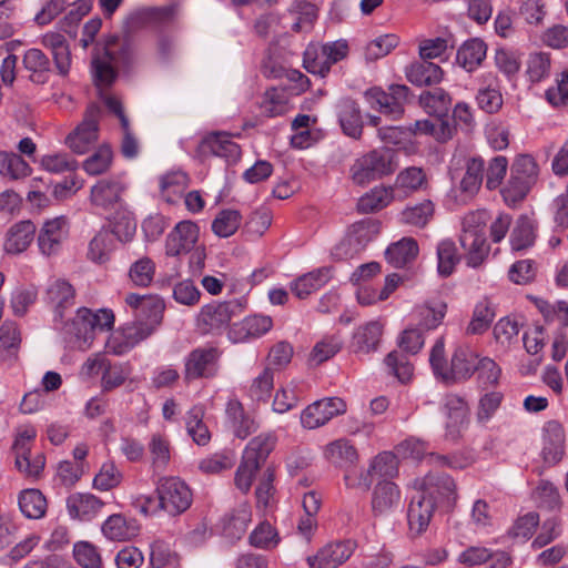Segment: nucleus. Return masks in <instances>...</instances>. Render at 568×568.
I'll return each instance as SVG.
<instances>
[{
	"label": "nucleus",
	"mask_w": 568,
	"mask_h": 568,
	"mask_svg": "<svg viewBox=\"0 0 568 568\" xmlns=\"http://www.w3.org/2000/svg\"><path fill=\"white\" fill-rule=\"evenodd\" d=\"M136 61V44L128 34H111L98 42L92 55V69L98 82L110 85L119 71H130Z\"/></svg>",
	"instance_id": "obj_1"
},
{
	"label": "nucleus",
	"mask_w": 568,
	"mask_h": 568,
	"mask_svg": "<svg viewBox=\"0 0 568 568\" xmlns=\"http://www.w3.org/2000/svg\"><path fill=\"white\" fill-rule=\"evenodd\" d=\"M158 504H154L152 497H145L141 505V511L144 514L155 513L159 509L166 511L171 516H178L184 513L192 503V493L184 481L176 477H163L159 480L156 487Z\"/></svg>",
	"instance_id": "obj_2"
},
{
	"label": "nucleus",
	"mask_w": 568,
	"mask_h": 568,
	"mask_svg": "<svg viewBox=\"0 0 568 568\" xmlns=\"http://www.w3.org/2000/svg\"><path fill=\"white\" fill-rule=\"evenodd\" d=\"M276 437L272 434L258 435L250 440L234 478L235 485L241 491L250 490L254 474L264 465L274 449Z\"/></svg>",
	"instance_id": "obj_3"
},
{
	"label": "nucleus",
	"mask_w": 568,
	"mask_h": 568,
	"mask_svg": "<svg viewBox=\"0 0 568 568\" xmlns=\"http://www.w3.org/2000/svg\"><path fill=\"white\" fill-rule=\"evenodd\" d=\"M395 171L393 151L373 150L358 158L351 166L352 180L357 185H365Z\"/></svg>",
	"instance_id": "obj_4"
},
{
	"label": "nucleus",
	"mask_w": 568,
	"mask_h": 568,
	"mask_svg": "<svg viewBox=\"0 0 568 568\" xmlns=\"http://www.w3.org/2000/svg\"><path fill=\"white\" fill-rule=\"evenodd\" d=\"M244 306L240 298L206 304L197 316V325L203 333L221 332L229 326L233 317L242 314Z\"/></svg>",
	"instance_id": "obj_5"
},
{
	"label": "nucleus",
	"mask_w": 568,
	"mask_h": 568,
	"mask_svg": "<svg viewBox=\"0 0 568 568\" xmlns=\"http://www.w3.org/2000/svg\"><path fill=\"white\" fill-rule=\"evenodd\" d=\"M348 50L346 40H337L323 44L321 52H318L316 47L310 45L304 52L303 65L307 72L324 78L329 72L333 64L347 57Z\"/></svg>",
	"instance_id": "obj_6"
},
{
	"label": "nucleus",
	"mask_w": 568,
	"mask_h": 568,
	"mask_svg": "<svg viewBox=\"0 0 568 568\" xmlns=\"http://www.w3.org/2000/svg\"><path fill=\"white\" fill-rule=\"evenodd\" d=\"M37 433L33 427H28L18 433L12 449L16 455V468L28 478H39L45 465L42 453L31 455V444Z\"/></svg>",
	"instance_id": "obj_7"
},
{
	"label": "nucleus",
	"mask_w": 568,
	"mask_h": 568,
	"mask_svg": "<svg viewBox=\"0 0 568 568\" xmlns=\"http://www.w3.org/2000/svg\"><path fill=\"white\" fill-rule=\"evenodd\" d=\"M415 486L418 493L435 499L436 506L446 505L447 508H452L456 503V484L447 474L430 470L424 478L417 479Z\"/></svg>",
	"instance_id": "obj_8"
},
{
	"label": "nucleus",
	"mask_w": 568,
	"mask_h": 568,
	"mask_svg": "<svg viewBox=\"0 0 568 568\" xmlns=\"http://www.w3.org/2000/svg\"><path fill=\"white\" fill-rule=\"evenodd\" d=\"M221 351L214 346L197 347L185 358L183 377L186 383L201 378H212L219 369Z\"/></svg>",
	"instance_id": "obj_9"
},
{
	"label": "nucleus",
	"mask_w": 568,
	"mask_h": 568,
	"mask_svg": "<svg viewBox=\"0 0 568 568\" xmlns=\"http://www.w3.org/2000/svg\"><path fill=\"white\" fill-rule=\"evenodd\" d=\"M93 312L87 307L79 308L75 316L63 324L61 331L67 344L72 348L87 349L94 339L92 324Z\"/></svg>",
	"instance_id": "obj_10"
},
{
	"label": "nucleus",
	"mask_w": 568,
	"mask_h": 568,
	"mask_svg": "<svg viewBox=\"0 0 568 568\" xmlns=\"http://www.w3.org/2000/svg\"><path fill=\"white\" fill-rule=\"evenodd\" d=\"M213 155L224 158L229 162H235L241 156V148L230 139L229 133L211 132L200 141L195 150V156L203 162Z\"/></svg>",
	"instance_id": "obj_11"
},
{
	"label": "nucleus",
	"mask_w": 568,
	"mask_h": 568,
	"mask_svg": "<svg viewBox=\"0 0 568 568\" xmlns=\"http://www.w3.org/2000/svg\"><path fill=\"white\" fill-rule=\"evenodd\" d=\"M409 91L407 85L392 84L388 93L378 88H372L365 92V95L373 108L378 106L382 113L396 120L404 113V104L408 101Z\"/></svg>",
	"instance_id": "obj_12"
},
{
	"label": "nucleus",
	"mask_w": 568,
	"mask_h": 568,
	"mask_svg": "<svg viewBox=\"0 0 568 568\" xmlns=\"http://www.w3.org/2000/svg\"><path fill=\"white\" fill-rule=\"evenodd\" d=\"M100 108L92 103L88 106L83 121L71 132L67 145L77 154L87 153L98 140V119Z\"/></svg>",
	"instance_id": "obj_13"
},
{
	"label": "nucleus",
	"mask_w": 568,
	"mask_h": 568,
	"mask_svg": "<svg viewBox=\"0 0 568 568\" xmlns=\"http://www.w3.org/2000/svg\"><path fill=\"white\" fill-rule=\"evenodd\" d=\"M346 412V404L342 398L331 397L308 405L301 415V423L305 428L315 429L328 423L334 416Z\"/></svg>",
	"instance_id": "obj_14"
},
{
	"label": "nucleus",
	"mask_w": 568,
	"mask_h": 568,
	"mask_svg": "<svg viewBox=\"0 0 568 568\" xmlns=\"http://www.w3.org/2000/svg\"><path fill=\"white\" fill-rule=\"evenodd\" d=\"M436 507L435 499L427 498L426 495L416 490L410 498L407 509V520L410 534L419 536L426 531Z\"/></svg>",
	"instance_id": "obj_15"
},
{
	"label": "nucleus",
	"mask_w": 568,
	"mask_h": 568,
	"mask_svg": "<svg viewBox=\"0 0 568 568\" xmlns=\"http://www.w3.org/2000/svg\"><path fill=\"white\" fill-rule=\"evenodd\" d=\"M199 239V227L192 221H182L169 233L165 241V252L169 256L189 253Z\"/></svg>",
	"instance_id": "obj_16"
},
{
	"label": "nucleus",
	"mask_w": 568,
	"mask_h": 568,
	"mask_svg": "<svg viewBox=\"0 0 568 568\" xmlns=\"http://www.w3.org/2000/svg\"><path fill=\"white\" fill-rule=\"evenodd\" d=\"M479 361L478 355L469 346H457L450 359L449 372L445 373V382L468 379L478 368Z\"/></svg>",
	"instance_id": "obj_17"
},
{
	"label": "nucleus",
	"mask_w": 568,
	"mask_h": 568,
	"mask_svg": "<svg viewBox=\"0 0 568 568\" xmlns=\"http://www.w3.org/2000/svg\"><path fill=\"white\" fill-rule=\"evenodd\" d=\"M41 43L50 51L57 73L62 78L68 77L72 57L67 38L60 32H47L42 36Z\"/></svg>",
	"instance_id": "obj_18"
},
{
	"label": "nucleus",
	"mask_w": 568,
	"mask_h": 568,
	"mask_svg": "<svg viewBox=\"0 0 568 568\" xmlns=\"http://www.w3.org/2000/svg\"><path fill=\"white\" fill-rule=\"evenodd\" d=\"M354 550L351 540L331 542L324 546L314 557H308L311 568H337L345 562Z\"/></svg>",
	"instance_id": "obj_19"
},
{
	"label": "nucleus",
	"mask_w": 568,
	"mask_h": 568,
	"mask_svg": "<svg viewBox=\"0 0 568 568\" xmlns=\"http://www.w3.org/2000/svg\"><path fill=\"white\" fill-rule=\"evenodd\" d=\"M45 298L54 311V321L62 322L64 311L74 305L75 290L67 280L57 278L49 284Z\"/></svg>",
	"instance_id": "obj_20"
},
{
	"label": "nucleus",
	"mask_w": 568,
	"mask_h": 568,
	"mask_svg": "<svg viewBox=\"0 0 568 568\" xmlns=\"http://www.w3.org/2000/svg\"><path fill=\"white\" fill-rule=\"evenodd\" d=\"M384 325L379 321H369L356 328L352 336L351 348L355 354H369L377 351Z\"/></svg>",
	"instance_id": "obj_21"
},
{
	"label": "nucleus",
	"mask_w": 568,
	"mask_h": 568,
	"mask_svg": "<svg viewBox=\"0 0 568 568\" xmlns=\"http://www.w3.org/2000/svg\"><path fill=\"white\" fill-rule=\"evenodd\" d=\"M67 220L63 216L47 221L38 236V245L44 255L55 254L67 236Z\"/></svg>",
	"instance_id": "obj_22"
},
{
	"label": "nucleus",
	"mask_w": 568,
	"mask_h": 568,
	"mask_svg": "<svg viewBox=\"0 0 568 568\" xmlns=\"http://www.w3.org/2000/svg\"><path fill=\"white\" fill-rule=\"evenodd\" d=\"M36 230V225L30 220L14 223L6 233L3 251L10 255L24 252L32 243Z\"/></svg>",
	"instance_id": "obj_23"
},
{
	"label": "nucleus",
	"mask_w": 568,
	"mask_h": 568,
	"mask_svg": "<svg viewBox=\"0 0 568 568\" xmlns=\"http://www.w3.org/2000/svg\"><path fill=\"white\" fill-rule=\"evenodd\" d=\"M399 501L400 493L394 483L381 480L376 484L372 496V510L375 516L389 514Z\"/></svg>",
	"instance_id": "obj_24"
},
{
	"label": "nucleus",
	"mask_w": 568,
	"mask_h": 568,
	"mask_svg": "<svg viewBox=\"0 0 568 568\" xmlns=\"http://www.w3.org/2000/svg\"><path fill=\"white\" fill-rule=\"evenodd\" d=\"M104 501L92 494L75 493L68 497L67 507L71 517L89 521L103 508Z\"/></svg>",
	"instance_id": "obj_25"
},
{
	"label": "nucleus",
	"mask_w": 568,
	"mask_h": 568,
	"mask_svg": "<svg viewBox=\"0 0 568 568\" xmlns=\"http://www.w3.org/2000/svg\"><path fill=\"white\" fill-rule=\"evenodd\" d=\"M398 474V460L397 457L388 452L378 454L372 462L367 475L362 476L357 485L368 489L372 485L373 477L383 478L387 480Z\"/></svg>",
	"instance_id": "obj_26"
},
{
	"label": "nucleus",
	"mask_w": 568,
	"mask_h": 568,
	"mask_svg": "<svg viewBox=\"0 0 568 568\" xmlns=\"http://www.w3.org/2000/svg\"><path fill=\"white\" fill-rule=\"evenodd\" d=\"M333 276V268L324 266L296 278L291 290L298 298L303 300L311 295L313 292L323 287Z\"/></svg>",
	"instance_id": "obj_27"
},
{
	"label": "nucleus",
	"mask_w": 568,
	"mask_h": 568,
	"mask_svg": "<svg viewBox=\"0 0 568 568\" xmlns=\"http://www.w3.org/2000/svg\"><path fill=\"white\" fill-rule=\"evenodd\" d=\"M544 430L546 443L542 448V457L546 464L552 466L562 458L565 434L561 425L556 420L548 422Z\"/></svg>",
	"instance_id": "obj_28"
},
{
	"label": "nucleus",
	"mask_w": 568,
	"mask_h": 568,
	"mask_svg": "<svg viewBox=\"0 0 568 568\" xmlns=\"http://www.w3.org/2000/svg\"><path fill=\"white\" fill-rule=\"evenodd\" d=\"M407 80L417 87L433 85L442 81L444 72L438 64L420 58L406 68Z\"/></svg>",
	"instance_id": "obj_29"
},
{
	"label": "nucleus",
	"mask_w": 568,
	"mask_h": 568,
	"mask_svg": "<svg viewBox=\"0 0 568 568\" xmlns=\"http://www.w3.org/2000/svg\"><path fill=\"white\" fill-rule=\"evenodd\" d=\"M338 121L344 134L358 139L363 131L361 110L352 99H343L338 105Z\"/></svg>",
	"instance_id": "obj_30"
},
{
	"label": "nucleus",
	"mask_w": 568,
	"mask_h": 568,
	"mask_svg": "<svg viewBox=\"0 0 568 568\" xmlns=\"http://www.w3.org/2000/svg\"><path fill=\"white\" fill-rule=\"evenodd\" d=\"M487 44L479 38L465 41L457 51L456 61L466 71L476 70L485 60Z\"/></svg>",
	"instance_id": "obj_31"
},
{
	"label": "nucleus",
	"mask_w": 568,
	"mask_h": 568,
	"mask_svg": "<svg viewBox=\"0 0 568 568\" xmlns=\"http://www.w3.org/2000/svg\"><path fill=\"white\" fill-rule=\"evenodd\" d=\"M124 186L116 180H100L91 189L92 204L109 209L120 202Z\"/></svg>",
	"instance_id": "obj_32"
},
{
	"label": "nucleus",
	"mask_w": 568,
	"mask_h": 568,
	"mask_svg": "<svg viewBox=\"0 0 568 568\" xmlns=\"http://www.w3.org/2000/svg\"><path fill=\"white\" fill-rule=\"evenodd\" d=\"M418 252L419 248L415 239L403 237L387 247L385 256L394 267L400 268L412 263L417 257Z\"/></svg>",
	"instance_id": "obj_33"
},
{
	"label": "nucleus",
	"mask_w": 568,
	"mask_h": 568,
	"mask_svg": "<svg viewBox=\"0 0 568 568\" xmlns=\"http://www.w3.org/2000/svg\"><path fill=\"white\" fill-rule=\"evenodd\" d=\"M226 416L236 437L244 439L256 430L254 420L237 399L229 400Z\"/></svg>",
	"instance_id": "obj_34"
},
{
	"label": "nucleus",
	"mask_w": 568,
	"mask_h": 568,
	"mask_svg": "<svg viewBox=\"0 0 568 568\" xmlns=\"http://www.w3.org/2000/svg\"><path fill=\"white\" fill-rule=\"evenodd\" d=\"M23 65L32 82L43 84L49 80L51 61L40 49H29L23 55Z\"/></svg>",
	"instance_id": "obj_35"
},
{
	"label": "nucleus",
	"mask_w": 568,
	"mask_h": 568,
	"mask_svg": "<svg viewBox=\"0 0 568 568\" xmlns=\"http://www.w3.org/2000/svg\"><path fill=\"white\" fill-rule=\"evenodd\" d=\"M103 535L114 541H125L138 534L135 521H128L121 514H114L102 525Z\"/></svg>",
	"instance_id": "obj_36"
},
{
	"label": "nucleus",
	"mask_w": 568,
	"mask_h": 568,
	"mask_svg": "<svg viewBox=\"0 0 568 568\" xmlns=\"http://www.w3.org/2000/svg\"><path fill=\"white\" fill-rule=\"evenodd\" d=\"M273 325L270 316L253 315L245 317L239 325H234L233 334L236 341L260 337L267 333Z\"/></svg>",
	"instance_id": "obj_37"
},
{
	"label": "nucleus",
	"mask_w": 568,
	"mask_h": 568,
	"mask_svg": "<svg viewBox=\"0 0 568 568\" xmlns=\"http://www.w3.org/2000/svg\"><path fill=\"white\" fill-rule=\"evenodd\" d=\"M476 215L470 214L464 219L463 233L459 237L462 247L467 252L479 251L483 247H489L486 241L484 226L475 224Z\"/></svg>",
	"instance_id": "obj_38"
},
{
	"label": "nucleus",
	"mask_w": 568,
	"mask_h": 568,
	"mask_svg": "<svg viewBox=\"0 0 568 568\" xmlns=\"http://www.w3.org/2000/svg\"><path fill=\"white\" fill-rule=\"evenodd\" d=\"M419 103L428 114L443 119L448 114L452 99L444 89L436 88L423 92L419 95Z\"/></svg>",
	"instance_id": "obj_39"
},
{
	"label": "nucleus",
	"mask_w": 568,
	"mask_h": 568,
	"mask_svg": "<svg viewBox=\"0 0 568 568\" xmlns=\"http://www.w3.org/2000/svg\"><path fill=\"white\" fill-rule=\"evenodd\" d=\"M18 504L21 513L30 519H40L47 511V499L36 488L24 489L19 494Z\"/></svg>",
	"instance_id": "obj_40"
},
{
	"label": "nucleus",
	"mask_w": 568,
	"mask_h": 568,
	"mask_svg": "<svg viewBox=\"0 0 568 568\" xmlns=\"http://www.w3.org/2000/svg\"><path fill=\"white\" fill-rule=\"evenodd\" d=\"M204 409L201 406H194L187 412L186 430L193 442L200 446H205L211 439V433L203 423Z\"/></svg>",
	"instance_id": "obj_41"
},
{
	"label": "nucleus",
	"mask_w": 568,
	"mask_h": 568,
	"mask_svg": "<svg viewBox=\"0 0 568 568\" xmlns=\"http://www.w3.org/2000/svg\"><path fill=\"white\" fill-rule=\"evenodd\" d=\"M535 230L536 224L529 216H519L511 232V247L516 251H520L532 245L536 237Z\"/></svg>",
	"instance_id": "obj_42"
},
{
	"label": "nucleus",
	"mask_w": 568,
	"mask_h": 568,
	"mask_svg": "<svg viewBox=\"0 0 568 568\" xmlns=\"http://www.w3.org/2000/svg\"><path fill=\"white\" fill-rule=\"evenodd\" d=\"M534 186L535 184L510 172L507 184L501 189V196L507 205L516 206L526 199Z\"/></svg>",
	"instance_id": "obj_43"
},
{
	"label": "nucleus",
	"mask_w": 568,
	"mask_h": 568,
	"mask_svg": "<svg viewBox=\"0 0 568 568\" xmlns=\"http://www.w3.org/2000/svg\"><path fill=\"white\" fill-rule=\"evenodd\" d=\"M325 457L339 467L351 466L357 460V452L345 439H337L326 446Z\"/></svg>",
	"instance_id": "obj_44"
},
{
	"label": "nucleus",
	"mask_w": 568,
	"mask_h": 568,
	"mask_svg": "<svg viewBox=\"0 0 568 568\" xmlns=\"http://www.w3.org/2000/svg\"><path fill=\"white\" fill-rule=\"evenodd\" d=\"M437 271L442 277H448L460 261L457 247L452 240H444L437 246Z\"/></svg>",
	"instance_id": "obj_45"
},
{
	"label": "nucleus",
	"mask_w": 568,
	"mask_h": 568,
	"mask_svg": "<svg viewBox=\"0 0 568 568\" xmlns=\"http://www.w3.org/2000/svg\"><path fill=\"white\" fill-rule=\"evenodd\" d=\"M485 162L481 158H470L466 162V172L460 181V190L467 194H475L484 180Z\"/></svg>",
	"instance_id": "obj_46"
},
{
	"label": "nucleus",
	"mask_w": 568,
	"mask_h": 568,
	"mask_svg": "<svg viewBox=\"0 0 568 568\" xmlns=\"http://www.w3.org/2000/svg\"><path fill=\"white\" fill-rule=\"evenodd\" d=\"M381 231V222L375 219H364L352 225L349 241L358 248H364Z\"/></svg>",
	"instance_id": "obj_47"
},
{
	"label": "nucleus",
	"mask_w": 568,
	"mask_h": 568,
	"mask_svg": "<svg viewBox=\"0 0 568 568\" xmlns=\"http://www.w3.org/2000/svg\"><path fill=\"white\" fill-rule=\"evenodd\" d=\"M110 234L120 242H129L133 239L136 231V221L133 214L126 210H119L111 221Z\"/></svg>",
	"instance_id": "obj_48"
},
{
	"label": "nucleus",
	"mask_w": 568,
	"mask_h": 568,
	"mask_svg": "<svg viewBox=\"0 0 568 568\" xmlns=\"http://www.w3.org/2000/svg\"><path fill=\"white\" fill-rule=\"evenodd\" d=\"M434 215V204L429 200L413 206H407L400 214V221L404 224L424 227Z\"/></svg>",
	"instance_id": "obj_49"
},
{
	"label": "nucleus",
	"mask_w": 568,
	"mask_h": 568,
	"mask_svg": "<svg viewBox=\"0 0 568 568\" xmlns=\"http://www.w3.org/2000/svg\"><path fill=\"white\" fill-rule=\"evenodd\" d=\"M241 213L236 210H222L212 222V231L220 237L233 235L241 225Z\"/></svg>",
	"instance_id": "obj_50"
},
{
	"label": "nucleus",
	"mask_w": 568,
	"mask_h": 568,
	"mask_svg": "<svg viewBox=\"0 0 568 568\" xmlns=\"http://www.w3.org/2000/svg\"><path fill=\"white\" fill-rule=\"evenodd\" d=\"M342 346L343 339L338 333L325 336L315 344L311 353L310 359L314 362L316 365H320L332 358L335 354H337L341 351Z\"/></svg>",
	"instance_id": "obj_51"
},
{
	"label": "nucleus",
	"mask_w": 568,
	"mask_h": 568,
	"mask_svg": "<svg viewBox=\"0 0 568 568\" xmlns=\"http://www.w3.org/2000/svg\"><path fill=\"white\" fill-rule=\"evenodd\" d=\"M447 305L444 302H438L433 305L425 304L418 308V328L420 331L435 329L442 324L446 315Z\"/></svg>",
	"instance_id": "obj_52"
},
{
	"label": "nucleus",
	"mask_w": 568,
	"mask_h": 568,
	"mask_svg": "<svg viewBox=\"0 0 568 568\" xmlns=\"http://www.w3.org/2000/svg\"><path fill=\"white\" fill-rule=\"evenodd\" d=\"M114 248V241L110 232H99L89 244V258L97 263H104Z\"/></svg>",
	"instance_id": "obj_53"
},
{
	"label": "nucleus",
	"mask_w": 568,
	"mask_h": 568,
	"mask_svg": "<svg viewBox=\"0 0 568 568\" xmlns=\"http://www.w3.org/2000/svg\"><path fill=\"white\" fill-rule=\"evenodd\" d=\"M164 310V301L156 295H150L136 317L156 329L162 324Z\"/></svg>",
	"instance_id": "obj_54"
},
{
	"label": "nucleus",
	"mask_w": 568,
	"mask_h": 568,
	"mask_svg": "<svg viewBox=\"0 0 568 568\" xmlns=\"http://www.w3.org/2000/svg\"><path fill=\"white\" fill-rule=\"evenodd\" d=\"M392 199V193L385 187H375L363 195L357 202L359 213H371L385 207Z\"/></svg>",
	"instance_id": "obj_55"
},
{
	"label": "nucleus",
	"mask_w": 568,
	"mask_h": 568,
	"mask_svg": "<svg viewBox=\"0 0 568 568\" xmlns=\"http://www.w3.org/2000/svg\"><path fill=\"white\" fill-rule=\"evenodd\" d=\"M513 174L529 181L532 184H537L539 179V165L531 154H518L510 168Z\"/></svg>",
	"instance_id": "obj_56"
},
{
	"label": "nucleus",
	"mask_w": 568,
	"mask_h": 568,
	"mask_svg": "<svg viewBox=\"0 0 568 568\" xmlns=\"http://www.w3.org/2000/svg\"><path fill=\"white\" fill-rule=\"evenodd\" d=\"M154 273V262L150 257L144 256L131 265L129 277L134 285L146 287L151 284Z\"/></svg>",
	"instance_id": "obj_57"
},
{
	"label": "nucleus",
	"mask_w": 568,
	"mask_h": 568,
	"mask_svg": "<svg viewBox=\"0 0 568 568\" xmlns=\"http://www.w3.org/2000/svg\"><path fill=\"white\" fill-rule=\"evenodd\" d=\"M73 556L83 568H101L102 559L98 548L89 541H79L73 547Z\"/></svg>",
	"instance_id": "obj_58"
},
{
	"label": "nucleus",
	"mask_w": 568,
	"mask_h": 568,
	"mask_svg": "<svg viewBox=\"0 0 568 568\" xmlns=\"http://www.w3.org/2000/svg\"><path fill=\"white\" fill-rule=\"evenodd\" d=\"M112 150L109 145H101L91 156L83 162V169L90 175L104 173L111 164Z\"/></svg>",
	"instance_id": "obj_59"
},
{
	"label": "nucleus",
	"mask_w": 568,
	"mask_h": 568,
	"mask_svg": "<svg viewBox=\"0 0 568 568\" xmlns=\"http://www.w3.org/2000/svg\"><path fill=\"white\" fill-rule=\"evenodd\" d=\"M385 365L389 374L396 376L400 383H406L413 375V365L408 362L407 357L399 354L397 351L390 352L385 357Z\"/></svg>",
	"instance_id": "obj_60"
},
{
	"label": "nucleus",
	"mask_w": 568,
	"mask_h": 568,
	"mask_svg": "<svg viewBox=\"0 0 568 568\" xmlns=\"http://www.w3.org/2000/svg\"><path fill=\"white\" fill-rule=\"evenodd\" d=\"M398 38L395 34H384L367 44L365 57L368 61H375L387 55L398 45Z\"/></svg>",
	"instance_id": "obj_61"
},
{
	"label": "nucleus",
	"mask_w": 568,
	"mask_h": 568,
	"mask_svg": "<svg viewBox=\"0 0 568 568\" xmlns=\"http://www.w3.org/2000/svg\"><path fill=\"white\" fill-rule=\"evenodd\" d=\"M150 564L152 568H175L179 564V557L168 545L162 541H155L151 546Z\"/></svg>",
	"instance_id": "obj_62"
},
{
	"label": "nucleus",
	"mask_w": 568,
	"mask_h": 568,
	"mask_svg": "<svg viewBox=\"0 0 568 568\" xmlns=\"http://www.w3.org/2000/svg\"><path fill=\"white\" fill-rule=\"evenodd\" d=\"M274 374L273 369L267 366L264 371L253 379L250 388L251 397L258 402H266L273 389Z\"/></svg>",
	"instance_id": "obj_63"
},
{
	"label": "nucleus",
	"mask_w": 568,
	"mask_h": 568,
	"mask_svg": "<svg viewBox=\"0 0 568 568\" xmlns=\"http://www.w3.org/2000/svg\"><path fill=\"white\" fill-rule=\"evenodd\" d=\"M550 57L548 53L537 52L529 55L527 61V75L531 82H539L549 74Z\"/></svg>",
	"instance_id": "obj_64"
}]
</instances>
